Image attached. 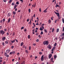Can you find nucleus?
I'll use <instances>...</instances> for the list:
<instances>
[{"label": "nucleus", "instance_id": "obj_1", "mask_svg": "<svg viewBox=\"0 0 64 64\" xmlns=\"http://www.w3.org/2000/svg\"><path fill=\"white\" fill-rule=\"evenodd\" d=\"M48 44L49 42L47 40L44 41L43 42V44L44 45H48Z\"/></svg>", "mask_w": 64, "mask_h": 64}, {"label": "nucleus", "instance_id": "obj_2", "mask_svg": "<svg viewBox=\"0 0 64 64\" xmlns=\"http://www.w3.org/2000/svg\"><path fill=\"white\" fill-rule=\"evenodd\" d=\"M54 12L56 14V15H57V16L58 17V18H59V15L60 14L59 13H58V12H56L55 11H54Z\"/></svg>", "mask_w": 64, "mask_h": 64}, {"label": "nucleus", "instance_id": "obj_3", "mask_svg": "<svg viewBox=\"0 0 64 64\" xmlns=\"http://www.w3.org/2000/svg\"><path fill=\"white\" fill-rule=\"evenodd\" d=\"M0 31L1 32V33H2V35H4L5 34V32L3 30H0Z\"/></svg>", "mask_w": 64, "mask_h": 64}, {"label": "nucleus", "instance_id": "obj_4", "mask_svg": "<svg viewBox=\"0 0 64 64\" xmlns=\"http://www.w3.org/2000/svg\"><path fill=\"white\" fill-rule=\"evenodd\" d=\"M41 60L42 61L44 60V56L43 55L42 56Z\"/></svg>", "mask_w": 64, "mask_h": 64}, {"label": "nucleus", "instance_id": "obj_5", "mask_svg": "<svg viewBox=\"0 0 64 64\" xmlns=\"http://www.w3.org/2000/svg\"><path fill=\"white\" fill-rule=\"evenodd\" d=\"M47 9H48V8H46L45 10H44L43 12H44V13H46V12H47V11L46 10Z\"/></svg>", "mask_w": 64, "mask_h": 64}, {"label": "nucleus", "instance_id": "obj_6", "mask_svg": "<svg viewBox=\"0 0 64 64\" xmlns=\"http://www.w3.org/2000/svg\"><path fill=\"white\" fill-rule=\"evenodd\" d=\"M48 48H49L50 49H51L52 48L51 46V45L50 44H49L48 45Z\"/></svg>", "mask_w": 64, "mask_h": 64}, {"label": "nucleus", "instance_id": "obj_7", "mask_svg": "<svg viewBox=\"0 0 64 64\" xmlns=\"http://www.w3.org/2000/svg\"><path fill=\"white\" fill-rule=\"evenodd\" d=\"M52 54H50L49 56V59H50L51 58V57H52Z\"/></svg>", "mask_w": 64, "mask_h": 64}, {"label": "nucleus", "instance_id": "obj_8", "mask_svg": "<svg viewBox=\"0 0 64 64\" xmlns=\"http://www.w3.org/2000/svg\"><path fill=\"white\" fill-rule=\"evenodd\" d=\"M10 50L9 49H8L6 50V53H9L10 52Z\"/></svg>", "mask_w": 64, "mask_h": 64}, {"label": "nucleus", "instance_id": "obj_9", "mask_svg": "<svg viewBox=\"0 0 64 64\" xmlns=\"http://www.w3.org/2000/svg\"><path fill=\"white\" fill-rule=\"evenodd\" d=\"M15 40H12L11 41L12 43H14V42H15Z\"/></svg>", "mask_w": 64, "mask_h": 64}, {"label": "nucleus", "instance_id": "obj_10", "mask_svg": "<svg viewBox=\"0 0 64 64\" xmlns=\"http://www.w3.org/2000/svg\"><path fill=\"white\" fill-rule=\"evenodd\" d=\"M2 40L4 41V40H5L6 39V37H3L2 38Z\"/></svg>", "mask_w": 64, "mask_h": 64}, {"label": "nucleus", "instance_id": "obj_11", "mask_svg": "<svg viewBox=\"0 0 64 64\" xmlns=\"http://www.w3.org/2000/svg\"><path fill=\"white\" fill-rule=\"evenodd\" d=\"M11 16V13H9L8 14V16L9 17Z\"/></svg>", "mask_w": 64, "mask_h": 64}, {"label": "nucleus", "instance_id": "obj_12", "mask_svg": "<svg viewBox=\"0 0 64 64\" xmlns=\"http://www.w3.org/2000/svg\"><path fill=\"white\" fill-rule=\"evenodd\" d=\"M36 3H35L34 4H33V6L34 8H35V6H36Z\"/></svg>", "mask_w": 64, "mask_h": 64}, {"label": "nucleus", "instance_id": "obj_13", "mask_svg": "<svg viewBox=\"0 0 64 64\" xmlns=\"http://www.w3.org/2000/svg\"><path fill=\"white\" fill-rule=\"evenodd\" d=\"M10 20H11V18H9L8 20V23H9L10 22Z\"/></svg>", "mask_w": 64, "mask_h": 64}, {"label": "nucleus", "instance_id": "obj_14", "mask_svg": "<svg viewBox=\"0 0 64 64\" xmlns=\"http://www.w3.org/2000/svg\"><path fill=\"white\" fill-rule=\"evenodd\" d=\"M55 7L56 8H57V7H59V6L58 5V4H56V5L55 6Z\"/></svg>", "mask_w": 64, "mask_h": 64}, {"label": "nucleus", "instance_id": "obj_15", "mask_svg": "<svg viewBox=\"0 0 64 64\" xmlns=\"http://www.w3.org/2000/svg\"><path fill=\"white\" fill-rule=\"evenodd\" d=\"M23 44H24V43H23V42H22L20 44V46H23Z\"/></svg>", "mask_w": 64, "mask_h": 64}, {"label": "nucleus", "instance_id": "obj_16", "mask_svg": "<svg viewBox=\"0 0 64 64\" xmlns=\"http://www.w3.org/2000/svg\"><path fill=\"white\" fill-rule=\"evenodd\" d=\"M26 53H27V54H28L29 53V51H28L27 50H25Z\"/></svg>", "mask_w": 64, "mask_h": 64}, {"label": "nucleus", "instance_id": "obj_17", "mask_svg": "<svg viewBox=\"0 0 64 64\" xmlns=\"http://www.w3.org/2000/svg\"><path fill=\"white\" fill-rule=\"evenodd\" d=\"M54 59H56V58H57V56L56 55H54Z\"/></svg>", "mask_w": 64, "mask_h": 64}, {"label": "nucleus", "instance_id": "obj_18", "mask_svg": "<svg viewBox=\"0 0 64 64\" xmlns=\"http://www.w3.org/2000/svg\"><path fill=\"white\" fill-rule=\"evenodd\" d=\"M54 31V28H53L52 30V33H53Z\"/></svg>", "mask_w": 64, "mask_h": 64}, {"label": "nucleus", "instance_id": "obj_19", "mask_svg": "<svg viewBox=\"0 0 64 64\" xmlns=\"http://www.w3.org/2000/svg\"><path fill=\"white\" fill-rule=\"evenodd\" d=\"M48 22L49 23H51V21L50 20H49Z\"/></svg>", "mask_w": 64, "mask_h": 64}, {"label": "nucleus", "instance_id": "obj_20", "mask_svg": "<svg viewBox=\"0 0 64 64\" xmlns=\"http://www.w3.org/2000/svg\"><path fill=\"white\" fill-rule=\"evenodd\" d=\"M59 31V28H58L56 30V32H58Z\"/></svg>", "mask_w": 64, "mask_h": 64}, {"label": "nucleus", "instance_id": "obj_21", "mask_svg": "<svg viewBox=\"0 0 64 64\" xmlns=\"http://www.w3.org/2000/svg\"><path fill=\"white\" fill-rule=\"evenodd\" d=\"M56 48V46H54L52 49H53V50H54Z\"/></svg>", "mask_w": 64, "mask_h": 64}, {"label": "nucleus", "instance_id": "obj_22", "mask_svg": "<svg viewBox=\"0 0 64 64\" xmlns=\"http://www.w3.org/2000/svg\"><path fill=\"white\" fill-rule=\"evenodd\" d=\"M40 30H41V31H43V29L42 28V27H40Z\"/></svg>", "mask_w": 64, "mask_h": 64}, {"label": "nucleus", "instance_id": "obj_23", "mask_svg": "<svg viewBox=\"0 0 64 64\" xmlns=\"http://www.w3.org/2000/svg\"><path fill=\"white\" fill-rule=\"evenodd\" d=\"M13 14L14 15H15V14H16V12H13Z\"/></svg>", "mask_w": 64, "mask_h": 64}, {"label": "nucleus", "instance_id": "obj_24", "mask_svg": "<svg viewBox=\"0 0 64 64\" xmlns=\"http://www.w3.org/2000/svg\"><path fill=\"white\" fill-rule=\"evenodd\" d=\"M28 39H30V35H28Z\"/></svg>", "mask_w": 64, "mask_h": 64}, {"label": "nucleus", "instance_id": "obj_25", "mask_svg": "<svg viewBox=\"0 0 64 64\" xmlns=\"http://www.w3.org/2000/svg\"><path fill=\"white\" fill-rule=\"evenodd\" d=\"M17 6H18L17 5H15L14 6V9L16 8V7H17Z\"/></svg>", "mask_w": 64, "mask_h": 64}, {"label": "nucleus", "instance_id": "obj_26", "mask_svg": "<svg viewBox=\"0 0 64 64\" xmlns=\"http://www.w3.org/2000/svg\"><path fill=\"white\" fill-rule=\"evenodd\" d=\"M54 18V16H52L51 18V19L52 20H53V18Z\"/></svg>", "mask_w": 64, "mask_h": 64}, {"label": "nucleus", "instance_id": "obj_27", "mask_svg": "<svg viewBox=\"0 0 64 64\" xmlns=\"http://www.w3.org/2000/svg\"><path fill=\"white\" fill-rule=\"evenodd\" d=\"M44 32L46 33H47V30H46L44 29Z\"/></svg>", "mask_w": 64, "mask_h": 64}, {"label": "nucleus", "instance_id": "obj_28", "mask_svg": "<svg viewBox=\"0 0 64 64\" xmlns=\"http://www.w3.org/2000/svg\"><path fill=\"white\" fill-rule=\"evenodd\" d=\"M12 52V54H15V51H13Z\"/></svg>", "mask_w": 64, "mask_h": 64}, {"label": "nucleus", "instance_id": "obj_29", "mask_svg": "<svg viewBox=\"0 0 64 64\" xmlns=\"http://www.w3.org/2000/svg\"><path fill=\"white\" fill-rule=\"evenodd\" d=\"M57 45V43H55L54 44V46H56Z\"/></svg>", "mask_w": 64, "mask_h": 64}, {"label": "nucleus", "instance_id": "obj_30", "mask_svg": "<svg viewBox=\"0 0 64 64\" xmlns=\"http://www.w3.org/2000/svg\"><path fill=\"white\" fill-rule=\"evenodd\" d=\"M16 4H17V5H18V4H19V2H16Z\"/></svg>", "mask_w": 64, "mask_h": 64}, {"label": "nucleus", "instance_id": "obj_31", "mask_svg": "<svg viewBox=\"0 0 64 64\" xmlns=\"http://www.w3.org/2000/svg\"><path fill=\"white\" fill-rule=\"evenodd\" d=\"M3 23L4 22V21H5V19L4 18L3 20Z\"/></svg>", "mask_w": 64, "mask_h": 64}, {"label": "nucleus", "instance_id": "obj_32", "mask_svg": "<svg viewBox=\"0 0 64 64\" xmlns=\"http://www.w3.org/2000/svg\"><path fill=\"white\" fill-rule=\"evenodd\" d=\"M20 64H25V62H22Z\"/></svg>", "mask_w": 64, "mask_h": 64}, {"label": "nucleus", "instance_id": "obj_33", "mask_svg": "<svg viewBox=\"0 0 64 64\" xmlns=\"http://www.w3.org/2000/svg\"><path fill=\"white\" fill-rule=\"evenodd\" d=\"M40 34L42 35H43V32L42 31H41Z\"/></svg>", "mask_w": 64, "mask_h": 64}, {"label": "nucleus", "instance_id": "obj_34", "mask_svg": "<svg viewBox=\"0 0 64 64\" xmlns=\"http://www.w3.org/2000/svg\"><path fill=\"white\" fill-rule=\"evenodd\" d=\"M2 45L4 46V45H5V44H4V43L3 42H2Z\"/></svg>", "mask_w": 64, "mask_h": 64}, {"label": "nucleus", "instance_id": "obj_35", "mask_svg": "<svg viewBox=\"0 0 64 64\" xmlns=\"http://www.w3.org/2000/svg\"><path fill=\"white\" fill-rule=\"evenodd\" d=\"M7 55V53H6V52L5 53V54H4V56H6V55Z\"/></svg>", "mask_w": 64, "mask_h": 64}, {"label": "nucleus", "instance_id": "obj_36", "mask_svg": "<svg viewBox=\"0 0 64 64\" xmlns=\"http://www.w3.org/2000/svg\"><path fill=\"white\" fill-rule=\"evenodd\" d=\"M24 28V26H23L21 28V30H22V29H23Z\"/></svg>", "mask_w": 64, "mask_h": 64}, {"label": "nucleus", "instance_id": "obj_37", "mask_svg": "<svg viewBox=\"0 0 64 64\" xmlns=\"http://www.w3.org/2000/svg\"><path fill=\"white\" fill-rule=\"evenodd\" d=\"M39 54L40 55H42V52H39Z\"/></svg>", "mask_w": 64, "mask_h": 64}, {"label": "nucleus", "instance_id": "obj_38", "mask_svg": "<svg viewBox=\"0 0 64 64\" xmlns=\"http://www.w3.org/2000/svg\"><path fill=\"white\" fill-rule=\"evenodd\" d=\"M62 21L64 23V19H63V18H62Z\"/></svg>", "mask_w": 64, "mask_h": 64}, {"label": "nucleus", "instance_id": "obj_39", "mask_svg": "<svg viewBox=\"0 0 64 64\" xmlns=\"http://www.w3.org/2000/svg\"><path fill=\"white\" fill-rule=\"evenodd\" d=\"M38 37L39 38H41L42 37V36H40V35H39L38 36Z\"/></svg>", "mask_w": 64, "mask_h": 64}, {"label": "nucleus", "instance_id": "obj_40", "mask_svg": "<svg viewBox=\"0 0 64 64\" xmlns=\"http://www.w3.org/2000/svg\"><path fill=\"white\" fill-rule=\"evenodd\" d=\"M57 20H56L55 21V23H57Z\"/></svg>", "mask_w": 64, "mask_h": 64}, {"label": "nucleus", "instance_id": "obj_41", "mask_svg": "<svg viewBox=\"0 0 64 64\" xmlns=\"http://www.w3.org/2000/svg\"><path fill=\"white\" fill-rule=\"evenodd\" d=\"M60 4H62V2H59V5H60Z\"/></svg>", "mask_w": 64, "mask_h": 64}, {"label": "nucleus", "instance_id": "obj_42", "mask_svg": "<svg viewBox=\"0 0 64 64\" xmlns=\"http://www.w3.org/2000/svg\"><path fill=\"white\" fill-rule=\"evenodd\" d=\"M11 48L12 49H13V48H14V46H11Z\"/></svg>", "mask_w": 64, "mask_h": 64}, {"label": "nucleus", "instance_id": "obj_43", "mask_svg": "<svg viewBox=\"0 0 64 64\" xmlns=\"http://www.w3.org/2000/svg\"><path fill=\"white\" fill-rule=\"evenodd\" d=\"M5 42L6 43V44H8V41H6Z\"/></svg>", "mask_w": 64, "mask_h": 64}, {"label": "nucleus", "instance_id": "obj_44", "mask_svg": "<svg viewBox=\"0 0 64 64\" xmlns=\"http://www.w3.org/2000/svg\"><path fill=\"white\" fill-rule=\"evenodd\" d=\"M29 50H31V46H30L29 48Z\"/></svg>", "mask_w": 64, "mask_h": 64}, {"label": "nucleus", "instance_id": "obj_45", "mask_svg": "<svg viewBox=\"0 0 64 64\" xmlns=\"http://www.w3.org/2000/svg\"><path fill=\"white\" fill-rule=\"evenodd\" d=\"M12 54V52H10V53L9 54H10V55H11V54Z\"/></svg>", "mask_w": 64, "mask_h": 64}, {"label": "nucleus", "instance_id": "obj_46", "mask_svg": "<svg viewBox=\"0 0 64 64\" xmlns=\"http://www.w3.org/2000/svg\"><path fill=\"white\" fill-rule=\"evenodd\" d=\"M20 1L22 2V3H23V0H20Z\"/></svg>", "mask_w": 64, "mask_h": 64}, {"label": "nucleus", "instance_id": "obj_47", "mask_svg": "<svg viewBox=\"0 0 64 64\" xmlns=\"http://www.w3.org/2000/svg\"><path fill=\"white\" fill-rule=\"evenodd\" d=\"M44 25H45V24H42V26H44Z\"/></svg>", "mask_w": 64, "mask_h": 64}, {"label": "nucleus", "instance_id": "obj_48", "mask_svg": "<svg viewBox=\"0 0 64 64\" xmlns=\"http://www.w3.org/2000/svg\"><path fill=\"white\" fill-rule=\"evenodd\" d=\"M62 31L63 32H64V27H63L62 30Z\"/></svg>", "mask_w": 64, "mask_h": 64}, {"label": "nucleus", "instance_id": "obj_49", "mask_svg": "<svg viewBox=\"0 0 64 64\" xmlns=\"http://www.w3.org/2000/svg\"><path fill=\"white\" fill-rule=\"evenodd\" d=\"M3 1L4 2H7V0H3Z\"/></svg>", "mask_w": 64, "mask_h": 64}, {"label": "nucleus", "instance_id": "obj_50", "mask_svg": "<svg viewBox=\"0 0 64 64\" xmlns=\"http://www.w3.org/2000/svg\"><path fill=\"white\" fill-rule=\"evenodd\" d=\"M36 25H39V24H38V22L36 24Z\"/></svg>", "mask_w": 64, "mask_h": 64}, {"label": "nucleus", "instance_id": "obj_51", "mask_svg": "<svg viewBox=\"0 0 64 64\" xmlns=\"http://www.w3.org/2000/svg\"><path fill=\"white\" fill-rule=\"evenodd\" d=\"M53 58H51V60L52 61H53Z\"/></svg>", "mask_w": 64, "mask_h": 64}, {"label": "nucleus", "instance_id": "obj_52", "mask_svg": "<svg viewBox=\"0 0 64 64\" xmlns=\"http://www.w3.org/2000/svg\"><path fill=\"white\" fill-rule=\"evenodd\" d=\"M28 11L29 13L30 12V9L29 8L28 9Z\"/></svg>", "mask_w": 64, "mask_h": 64}, {"label": "nucleus", "instance_id": "obj_53", "mask_svg": "<svg viewBox=\"0 0 64 64\" xmlns=\"http://www.w3.org/2000/svg\"><path fill=\"white\" fill-rule=\"evenodd\" d=\"M33 45L34 46H36V44H33Z\"/></svg>", "mask_w": 64, "mask_h": 64}, {"label": "nucleus", "instance_id": "obj_54", "mask_svg": "<svg viewBox=\"0 0 64 64\" xmlns=\"http://www.w3.org/2000/svg\"><path fill=\"white\" fill-rule=\"evenodd\" d=\"M12 5H13H13H14V3L12 2Z\"/></svg>", "mask_w": 64, "mask_h": 64}, {"label": "nucleus", "instance_id": "obj_55", "mask_svg": "<svg viewBox=\"0 0 64 64\" xmlns=\"http://www.w3.org/2000/svg\"><path fill=\"white\" fill-rule=\"evenodd\" d=\"M36 42H38L39 41V39H37L36 40Z\"/></svg>", "mask_w": 64, "mask_h": 64}, {"label": "nucleus", "instance_id": "obj_56", "mask_svg": "<svg viewBox=\"0 0 64 64\" xmlns=\"http://www.w3.org/2000/svg\"><path fill=\"white\" fill-rule=\"evenodd\" d=\"M6 57H7V58H8V57H9V55H7L6 56Z\"/></svg>", "mask_w": 64, "mask_h": 64}, {"label": "nucleus", "instance_id": "obj_57", "mask_svg": "<svg viewBox=\"0 0 64 64\" xmlns=\"http://www.w3.org/2000/svg\"><path fill=\"white\" fill-rule=\"evenodd\" d=\"M12 35L13 36H14L15 35V33H14V32L13 33Z\"/></svg>", "mask_w": 64, "mask_h": 64}, {"label": "nucleus", "instance_id": "obj_58", "mask_svg": "<svg viewBox=\"0 0 64 64\" xmlns=\"http://www.w3.org/2000/svg\"><path fill=\"white\" fill-rule=\"evenodd\" d=\"M2 26H0V29H1L2 28Z\"/></svg>", "mask_w": 64, "mask_h": 64}, {"label": "nucleus", "instance_id": "obj_59", "mask_svg": "<svg viewBox=\"0 0 64 64\" xmlns=\"http://www.w3.org/2000/svg\"><path fill=\"white\" fill-rule=\"evenodd\" d=\"M24 32H26V31H27V30L26 29H25L24 30Z\"/></svg>", "mask_w": 64, "mask_h": 64}, {"label": "nucleus", "instance_id": "obj_60", "mask_svg": "<svg viewBox=\"0 0 64 64\" xmlns=\"http://www.w3.org/2000/svg\"><path fill=\"white\" fill-rule=\"evenodd\" d=\"M33 25H34V27H35V24L34 23H33Z\"/></svg>", "mask_w": 64, "mask_h": 64}, {"label": "nucleus", "instance_id": "obj_61", "mask_svg": "<svg viewBox=\"0 0 64 64\" xmlns=\"http://www.w3.org/2000/svg\"><path fill=\"white\" fill-rule=\"evenodd\" d=\"M0 23H2V20L0 21Z\"/></svg>", "mask_w": 64, "mask_h": 64}, {"label": "nucleus", "instance_id": "obj_62", "mask_svg": "<svg viewBox=\"0 0 64 64\" xmlns=\"http://www.w3.org/2000/svg\"><path fill=\"white\" fill-rule=\"evenodd\" d=\"M5 63H6V62H3V64H5Z\"/></svg>", "mask_w": 64, "mask_h": 64}, {"label": "nucleus", "instance_id": "obj_63", "mask_svg": "<svg viewBox=\"0 0 64 64\" xmlns=\"http://www.w3.org/2000/svg\"><path fill=\"white\" fill-rule=\"evenodd\" d=\"M16 64H19V62H17L16 63Z\"/></svg>", "mask_w": 64, "mask_h": 64}, {"label": "nucleus", "instance_id": "obj_64", "mask_svg": "<svg viewBox=\"0 0 64 64\" xmlns=\"http://www.w3.org/2000/svg\"><path fill=\"white\" fill-rule=\"evenodd\" d=\"M33 16H34V17H35V14H34V15Z\"/></svg>", "mask_w": 64, "mask_h": 64}]
</instances>
